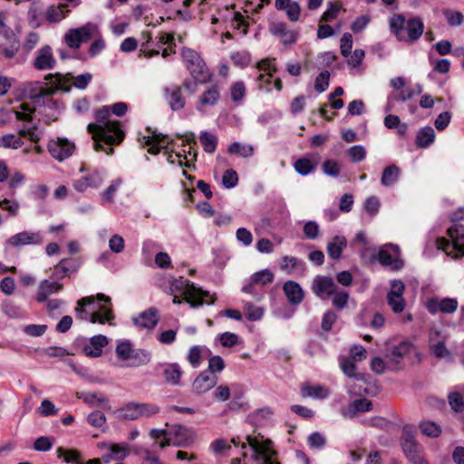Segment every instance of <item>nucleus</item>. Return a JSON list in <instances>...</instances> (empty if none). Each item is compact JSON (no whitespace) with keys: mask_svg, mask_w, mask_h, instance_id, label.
I'll return each instance as SVG.
<instances>
[{"mask_svg":"<svg viewBox=\"0 0 464 464\" xmlns=\"http://www.w3.org/2000/svg\"><path fill=\"white\" fill-rule=\"evenodd\" d=\"M110 106H102L95 112L96 122L89 123L88 132L92 134L93 148L96 151H105L107 155L114 152L113 145H119L125 138L120 121L111 120Z\"/></svg>","mask_w":464,"mask_h":464,"instance_id":"nucleus-1","label":"nucleus"},{"mask_svg":"<svg viewBox=\"0 0 464 464\" xmlns=\"http://www.w3.org/2000/svg\"><path fill=\"white\" fill-rule=\"evenodd\" d=\"M462 219H464V208H460L450 216V220L454 223L447 230L450 239L446 237L437 239L438 248L456 259L464 256V226L458 224Z\"/></svg>","mask_w":464,"mask_h":464,"instance_id":"nucleus-2","label":"nucleus"},{"mask_svg":"<svg viewBox=\"0 0 464 464\" xmlns=\"http://www.w3.org/2000/svg\"><path fill=\"white\" fill-rule=\"evenodd\" d=\"M415 428L405 425L402 428L400 444L407 459L412 464H428L420 454L421 446L415 438Z\"/></svg>","mask_w":464,"mask_h":464,"instance_id":"nucleus-3","label":"nucleus"},{"mask_svg":"<svg viewBox=\"0 0 464 464\" xmlns=\"http://www.w3.org/2000/svg\"><path fill=\"white\" fill-rule=\"evenodd\" d=\"M181 57L193 79L199 81V82H208L210 81L211 73L199 53L193 49L183 47Z\"/></svg>","mask_w":464,"mask_h":464,"instance_id":"nucleus-4","label":"nucleus"},{"mask_svg":"<svg viewBox=\"0 0 464 464\" xmlns=\"http://www.w3.org/2000/svg\"><path fill=\"white\" fill-rule=\"evenodd\" d=\"M123 420H134L141 417L149 418L157 414L160 408L152 403L129 402L118 411Z\"/></svg>","mask_w":464,"mask_h":464,"instance_id":"nucleus-5","label":"nucleus"},{"mask_svg":"<svg viewBox=\"0 0 464 464\" xmlns=\"http://www.w3.org/2000/svg\"><path fill=\"white\" fill-rule=\"evenodd\" d=\"M246 440L249 447L253 450L256 460L261 459L262 464H280L277 460L274 459L277 452L272 448V441L270 440L260 441L256 437L247 435Z\"/></svg>","mask_w":464,"mask_h":464,"instance_id":"nucleus-6","label":"nucleus"},{"mask_svg":"<svg viewBox=\"0 0 464 464\" xmlns=\"http://www.w3.org/2000/svg\"><path fill=\"white\" fill-rule=\"evenodd\" d=\"M185 284V289L183 291L185 301L190 304L192 308H197L204 304V298L209 297L210 294L208 291H204L203 289L197 287L193 283L186 280L178 281L175 280L171 285L172 287H181Z\"/></svg>","mask_w":464,"mask_h":464,"instance_id":"nucleus-7","label":"nucleus"},{"mask_svg":"<svg viewBox=\"0 0 464 464\" xmlns=\"http://www.w3.org/2000/svg\"><path fill=\"white\" fill-rule=\"evenodd\" d=\"M338 286L330 276H316L312 283L313 293L321 299H326L335 293Z\"/></svg>","mask_w":464,"mask_h":464,"instance_id":"nucleus-8","label":"nucleus"},{"mask_svg":"<svg viewBox=\"0 0 464 464\" xmlns=\"http://www.w3.org/2000/svg\"><path fill=\"white\" fill-rule=\"evenodd\" d=\"M74 143L65 138H59L57 140H50L47 149L50 154L58 160H63L70 157L74 150Z\"/></svg>","mask_w":464,"mask_h":464,"instance_id":"nucleus-9","label":"nucleus"},{"mask_svg":"<svg viewBox=\"0 0 464 464\" xmlns=\"http://www.w3.org/2000/svg\"><path fill=\"white\" fill-rule=\"evenodd\" d=\"M81 265L82 262L79 258H63L56 266H54L52 278L54 280H59L66 276H70L72 274L78 271Z\"/></svg>","mask_w":464,"mask_h":464,"instance_id":"nucleus-10","label":"nucleus"},{"mask_svg":"<svg viewBox=\"0 0 464 464\" xmlns=\"http://www.w3.org/2000/svg\"><path fill=\"white\" fill-rule=\"evenodd\" d=\"M168 435H172L175 440L172 442L173 446L176 447H188L194 440V431L192 429L183 425H173L168 430Z\"/></svg>","mask_w":464,"mask_h":464,"instance_id":"nucleus-11","label":"nucleus"},{"mask_svg":"<svg viewBox=\"0 0 464 464\" xmlns=\"http://www.w3.org/2000/svg\"><path fill=\"white\" fill-rule=\"evenodd\" d=\"M218 382V377L209 374L208 372H201L192 383V392L196 395H202L213 389Z\"/></svg>","mask_w":464,"mask_h":464,"instance_id":"nucleus-12","label":"nucleus"},{"mask_svg":"<svg viewBox=\"0 0 464 464\" xmlns=\"http://www.w3.org/2000/svg\"><path fill=\"white\" fill-rule=\"evenodd\" d=\"M34 67L37 70H52L56 64L50 45H44L36 52V56L33 62Z\"/></svg>","mask_w":464,"mask_h":464,"instance_id":"nucleus-13","label":"nucleus"},{"mask_svg":"<svg viewBox=\"0 0 464 464\" xmlns=\"http://www.w3.org/2000/svg\"><path fill=\"white\" fill-rule=\"evenodd\" d=\"M411 352H415L416 355L420 356V354L416 352L414 344L411 341L405 340L396 345H392L390 349V352L386 353L385 356L392 363L400 364L401 359Z\"/></svg>","mask_w":464,"mask_h":464,"instance_id":"nucleus-14","label":"nucleus"},{"mask_svg":"<svg viewBox=\"0 0 464 464\" xmlns=\"http://www.w3.org/2000/svg\"><path fill=\"white\" fill-rule=\"evenodd\" d=\"M6 243L14 247L24 245H40L43 243V237L39 232L23 231L9 237Z\"/></svg>","mask_w":464,"mask_h":464,"instance_id":"nucleus-15","label":"nucleus"},{"mask_svg":"<svg viewBox=\"0 0 464 464\" xmlns=\"http://www.w3.org/2000/svg\"><path fill=\"white\" fill-rule=\"evenodd\" d=\"M132 321L136 326L153 329L160 321L159 310L156 307H150L140 313L139 317H134Z\"/></svg>","mask_w":464,"mask_h":464,"instance_id":"nucleus-16","label":"nucleus"},{"mask_svg":"<svg viewBox=\"0 0 464 464\" xmlns=\"http://www.w3.org/2000/svg\"><path fill=\"white\" fill-rule=\"evenodd\" d=\"M5 33L6 44H1V53L6 59H12L20 49V40L14 31H11L10 34L9 31H5Z\"/></svg>","mask_w":464,"mask_h":464,"instance_id":"nucleus-17","label":"nucleus"},{"mask_svg":"<svg viewBox=\"0 0 464 464\" xmlns=\"http://www.w3.org/2000/svg\"><path fill=\"white\" fill-rule=\"evenodd\" d=\"M164 93L172 111H179L185 107L186 101L179 86L167 87Z\"/></svg>","mask_w":464,"mask_h":464,"instance_id":"nucleus-18","label":"nucleus"},{"mask_svg":"<svg viewBox=\"0 0 464 464\" xmlns=\"http://www.w3.org/2000/svg\"><path fill=\"white\" fill-rule=\"evenodd\" d=\"M45 84V82L40 81L26 83L24 89V96L31 100L34 104L44 106L43 86Z\"/></svg>","mask_w":464,"mask_h":464,"instance_id":"nucleus-19","label":"nucleus"},{"mask_svg":"<svg viewBox=\"0 0 464 464\" xmlns=\"http://www.w3.org/2000/svg\"><path fill=\"white\" fill-rule=\"evenodd\" d=\"M63 288V285L58 282H50L47 279H44L40 282L38 286L36 300L39 303H44L47 301V298L52 294L57 293Z\"/></svg>","mask_w":464,"mask_h":464,"instance_id":"nucleus-20","label":"nucleus"},{"mask_svg":"<svg viewBox=\"0 0 464 464\" xmlns=\"http://www.w3.org/2000/svg\"><path fill=\"white\" fill-rule=\"evenodd\" d=\"M283 288L290 304L296 305L304 300V292L298 283L292 280L286 281Z\"/></svg>","mask_w":464,"mask_h":464,"instance_id":"nucleus-21","label":"nucleus"},{"mask_svg":"<svg viewBox=\"0 0 464 464\" xmlns=\"http://www.w3.org/2000/svg\"><path fill=\"white\" fill-rule=\"evenodd\" d=\"M107 343L108 339L105 335H94L90 339V344L84 345L83 352L89 357H99L102 355V348Z\"/></svg>","mask_w":464,"mask_h":464,"instance_id":"nucleus-22","label":"nucleus"},{"mask_svg":"<svg viewBox=\"0 0 464 464\" xmlns=\"http://www.w3.org/2000/svg\"><path fill=\"white\" fill-rule=\"evenodd\" d=\"M374 257L382 266H390L392 270L398 271L404 266V262L400 257H392L391 253L386 249H380Z\"/></svg>","mask_w":464,"mask_h":464,"instance_id":"nucleus-23","label":"nucleus"},{"mask_svg":"<svg viewBox=\"0 0 464 464\" xmlns=\"http://www.w3.org/2000/svg\"><path fill=\"white\" fill-rule=\"evenodd\" d=\"M347 246V240L343 236H335L327 244L326 250L330 258L337 260L341 257L343 249Z\"/></svg>","mask_w":464,"mask_h":464,"instance_id":"nucleus-24","label":"nucleus"},{"mask_svg":"<svg viewBox=\"0 0 464 464\" xmlns=\"http://www.w3.org/2000/svg\"><path fill=\"white\" fill-rule=\"evenodd\" d=\"M435 140V131L430 126L420 128L417 132L415 144L417 148L425 149L430 147Z\"/></svg>","mask_w":464,"mask_h":464,"instance_id":"nucleus-25","label":"nucleus"},{"mask_svg":"<svg viewBox=\"0 0 464 464\" xmlns=\"http://www.w3.org/2000/svg\"><path fill=\"white\" fill-rule=\"evenodd\" d=\"M92 31H70L64 35L66 44L72 49H78L82 42L87 41Z\"/></svg>","mask_w":464,"mask_h":464,"instance_id":"nucleus-26","label":"nucleus"},{"mask_svg":"<svg viewBox=\"0 0 464 464\" xmlns=\"http://www.w3.org/2000/svg\"><path fill=\"white\" fill-rule=\"evenodd\" d=\"M182 371L178 363L167 364L163 370V376L167 383L171 385H179Z\"/></svg>","mask_w":464,"mask_h":464,"instance_id":"nucleus-27","label":"nucleus"},{"mask_svg":"<svg viewBox=\"0 0 464 464\" xmlns=\"http://www.w3.org/2000/svg\"><path fill=\"white\" fill-rule=\"evenodd\" d=\"M102 179L98 174H92L90 176L82 177L73 183V188L79 191L83 192L89 187L97 188L101 185Z\"/></svg>","mask_w":464,"mask_h":464,"instance_id":"nucleus-28","label":"nucleus"},{"mask_svg":"<svg viewBox=\"0 0 464 464\" xmlns=\"http://www.w3.org/2000/svg\"><path fill=\"white\" fill-rule=\"evenodd\" d=\"M400 174L399 167L394 164L390 165L383 169L381 183L385 187H390L398 181Z\"/></svg>","mask_w":464,"mask_h":464,"instance_id":"nucleus-29","label":"nucleus"},{"mask_svg":"<svg viewBox=\"0 0 464 464\" xmlns=\"http://www.w3.org/2000/svg\"><path fill=\"white\" fill-rule=\"evenodd\" d=\"M372 409V403L370 400L366 398L356 399L349 406L348 409V416L353 418L358 413L367 412Z\"/></svg>","mask_w":464,"mask_h":464,"instance_id":"nucleus-30","label":"nucleus"},{"mask_svg":"<svg viewBox=\"0 0 464 464\" xmlns=\"http://www.w3.org/2000/svg\"><path fill=\"white\" fill-rule=\"evenodd\" d=\"M69 12L67 5H51L45 12L46 20L50 23H57L65 17V13Z\"/></svg>","mask_w":464,"mask_h":464,"instance_id":"nucleus-31","label":"nucleus"},{"mask_svg":"<svg viewBox=\"0 0 464 464\" xmlns=\"http://www.w3.org/2000/svg\"><path fill=\"white\" fill-rule=\"evenodd\" d=\"M219 99V91L216 85H213L203 92V94L199 97L198 103L199 105L203 106H214L218 103Z\"/></svg>","mask_w":464,"mask_h":464,"instance_id":"nucleus-32","label":"nucleus"},{"mask_svg":"<svg viewBox=\"0 0 464 464\" xmlns=\"http://www.w3.org/2000/svg\"><path fill=\"white\" fill-rule=\"evenodd\" d=\"M76 397L82 400L86 404L93 407L95 405L108 404L109 400L105 396H98L97 392H76Z\"/></svg>","mask_w":464,"mask_h":464,"instance_id":"nucleus-33","label":"nucleus"},{"mask_svg":"<svg viewBox=\"0 0 464 464\" xmlns=\"http://www.w3.org/2000/svg\"><path fill=\"white\" fill-rule=\"evenodd\" d=\"M146 8H144L143 6L141 5H137L133 10H132V13H131V18H133L134 20L136 21H139L140 20L141 18H143L144 20V25L145 26H157L159 24H160V21H163V17L160 16L158 18H156V23L153 22V17H149L148 14H145L146 13Z\"/></svg>","mask_w":464,"mask_h":464,"instance_id":"nucleus-34","label":"nucleus"},{"mask_svg":"<svg viewBox=\"0 0 464 464\" xmlns=\"http://www.w3.org/2000/svg\"><path fill=\"white\" fill-rule=\"evenodd\" d=\"M150 358L151 355L150 352L142 349H134L128 361H130V366L138 367L149 363Z\"/></svg>","mask_w":464,"mask_h":464,"instance_id":"nucleus-35","label":"nucleus"},{"mask_svg":"<svg viewBox=\"0 0 464 464\" xmlns=\"http://www.w3.org/2000/svg\"><path fill=\"white\" fill-rule=\"evenodd\" d=\"M419 428L422 434L430 438H438L442 433L441 427L434 421L423 420L419 424Z\"/></svg>","mask_w":464,"mask_h":464,"instance_id":"nucleus-36","label":"nucleus"},{"mask_svg":"<svg viewBox=\"0 0 464 464\" xmlns=\"http://www.w3.org/2000/svg\"><path fill=\"white\" fill-rule=\"evenodd\" d=\"M301 393L304 397H312L314 399H324L328 395L327 390L323 386H312L309 384L302 387Z\"/></svg>","mask_w":464,"mask_h":464,"instance_id":"nucleus-37","label":"nucleus"},{"mask_svg":"<svg viewBox=\"0 0 464 464\" xmlns=\"http://www.w3.org/2000/svg\"><path fill=\"white\" fill-rule=\"evenodd\" d=\"M294 168L298 174L306 176L314 171L316 166L312 162L310 159L301 158L295 160L294 163Z\"/></svg>","mask_w":464,"mask_h":464,"instance_id":"nucleus-38","label":"nucleus"},{"mask_svg":"<svg viewBox=\"0 0 464 464\" xmlns=\"http://www.w3.org/2000/svg\"><path fill=\"white\" fill-rule=\"evenodd\" d=\"M199 140L204 150L208 153H213L217 149V137L208 131L201 132Z\"/></svg>","mask_w":464,"mask_h":464,"instance_id":"nucleus-39","label":"nucleus"},{"mask_svg":"<svg viewBox=\"0 0 464 464\" xmlns=\"http://www.w3.org/2000/svg\"><path fill=\"white\" fill-rule=\"evenodd\" d=\"M400 42H406L412 44L416 42L423 34L424 31H392Z\"/></svg>","mask_w":464,"mask_h":464,"instance_id":"nucleus-40","label":"nucleus"},{"mask_svg":"<svg viewBox=\"0 0 464 464\" xmlns=\"http://www.w3.org/2000/svg\"><path fill=\"white\" fill-rule=\"evenodd\" d=\"M57 456H58V458L63 457V460L66 463L76 462L77 464H83V463H79V461L81 459V454L76 450H64L63 448L60 447L57 449Z\"/></svg>","mask_w":464,"mask_h":464,"instance_id":"nucleus-41","label":"nucleus"},{"mask_svg":"<svg viewBox=\"0 0 464 464\" xmlns=\"http://www.w3.org/2000/svg\"><path fill=\"white\" fill-rule=\"evenodd\" d=\"M231 154H238L244 158H247L253 155L254 149L250 145H242L239 142H233L227 149Z\"/></svg>","mask_w":464,"mask_h":464,"instance_id":"nucleus-42","label":"nucleus"},{"mask_svg":"<svg viewBox=\"0 0 464 464\" xmlns=\"http://www.w3.org/2000/svg\"><path fill=\"white\" fill-rule=\"evenodd\" d=\"M341 368L346 376L354 378L357 381L362 380V375L356 372L357 367L355 363L349 359L342 360Z\"/></svg>","mask_w":464,"mask_h":464,"instance_id":"nucleus-43","label":"nucleus"},{"mask_svg":"<svg viewBox=\"0 0 464 464\" xmlns=\"http://www.w3.org/2000/svg\"><path fill=\"white\" fill-rule=\"evenodd\" d=\"M225 369V362L221 356L214 355L208 360V367L204 372H208L209 374H215L221 372Z\"/></svg>","mask_w":464,"mask_h":464,"instance_id":"nucleus-44","label":"nucleus"},{"mask_svg":"<svg viewBox=\"0 0 464 464\" xmlns=\"http://www.w3.org/2000/svg\"><path fill=\"white\" fill-rule=\"evenodd\" d=\"M274 35L285 46L293 44L296 42V31H273Z\"/></svg>","mask_w":464,"mask_h":464,"instance_id":"nucleus-45","label":"nucleus"},{"mask_svg":"<svg viewBox=\"0 0 464 464\" xmlns=\"http://www.w3.org/2000/svg\"><path fill=\"white\" fill-rule=\"evenodd\" d=\"M449 403L455 412L464 411V399L459 392H452L448 395Z\"/></svg>","mask_w":464,"mask_h":464,"instance_id":"nucleus-46","label":"nucleus"},{"mask_svg":"<svg viewBox=\"0 0 464 464\" xmlns=\"http://www.w3.org/2000/svg\"><path fill=\"white\" fill-rule=\"evenodd\" d=\"M24 141L20 138H16L14 134H6L0 138V147L19 149L23 146Z\"/></svg>","mask_w":464,"mask_h":464,"instance_id":"nucleus-47","label":"nucleus"},{"mask_svg":"<svg viewBox=\"0 0 464 464\" xmlns=\"http://www.w3.org/2000/svg\"><path fill=\"white\" fill-rule=\"evenodd\" d=\"M134 349L128 340L121 342L116 347V353L121 361H128Z\"/></svg>","mask_w":464,"mask_h":464,"instance_id":"nucleus-48","label":"nucleus"},{"mask_svg":"<svg viewBox=\"0 0 464 464\" xmlns=\"http://www.w3.org/2000/svg\"><path fill=\"white\" fill-rule=\"evenodd\" d=\"M157 38L160 39V42L162 44L169 45L167 48L163 49V51H162L163 57H166V56L169 55L170 53H175V50L173 49V46H172V45L175 46L174 36L172 34H166L164 32H160L159 36H157Z\"/></svg>","mask_w":464,"mask_h":464,"instance_id":"nucleus-49","label":"nucleus"},{"mask_svg":"<svg viewBox=\"0 0 464 464\" xmlns=\"http://www.w3.org/2000/svg\"><path fill=\"white\" fill-rule=\"evenodd\" d=\"M109 450L115 457V459L122 460L124 459L130 453L128 444L121 443V444H111L109 446Z\"/></svg>","mask_w":464,"mask_h":464,"instance_id":"nucleus-50","label":"nucleus"},{"mask_svg":"<svg viewBox=\"0 0 464 464\" xmlns=\"http://www.w3.org/2000/svg\"><path fill=\"white\" fill-rule=\"evenodd\" d=\"M330 72L326 70L321 72L315 78L314 89L319 93L324 92L329 86Z\"/></svg>","mask_w":464,"mask_h":464,"instance_id":"nucleus-51","label":"nucleus"},{"mask_svg":"<svg viewBox=\"0 0 464 464\" xmlns=\"http://www.w3.org/2000/svg\"><path fill=\"white\" fill-rule=\"evenodd\" d=\"M231 99L235 102H239L246 95V87L243 82H236L230 87Z\"/></svg>","mask_w":464,"mask_h":464,"instance_id":"nucleus-52","label":"nucleus"},{"mask_svg":"<svg viewBox=\"0 0 464 464\" xmlns=\"http://www.w3.org/2000/svg\"><path fill=\"white\" fill-rule=\"evenodd\" d=\"M245 310L247 320L251 322L260 320L264 313L262 308L256 306L252 303H246L245 304Z\"/></svg>","mask_w":464,"mask_h":464,"instance_id":"nucleus-53","label":"nucleus"},{"mask_svg":"<svg viewBox=\"0 0 464 464\" xmlns=\"http://www.w3.org/2000/svg\"><path fill=\"white\" fill-rule=\"evenodd\" d=\"M348 156L353 163H358L365 159L366 150L362 145H354L348 150Z\"/></svg>","mask_w":464,"mask_h":464,"instance_id":"nucleus-54","label":"nucleus"},{"mask_svg":"<svg viewBox=\"0 0 464 464\" xmlns=\"http://www.w3.org/2000/svg\"><path fill=\"white\" fill-rule=\"evenodd\" d=\"M324 173L327 176L336 178L340 175V165L334 160H326L322 165Z\"/></svg>","mask_w":464,"mask_h":464,"instance_id":"nucleus-55","label":"nucleus"},{"mask_svg":"<svg viewBox=\"0 0 464 464\" xmlns=\"http://www.w3.org/2000/svg\"><path fill=\"white\" fill-rule=\"evenodd\" d=\"M251 277L256 284L266 285L273 282L274 274L269 269H264L255 273Z\"/></svg>","mask_w":464,"mask_h":464,"instance_id":"nucleus-56","label":"nucleus"},{"mask_svg":"<svg viewBox=\"0 0 464 464\" xmlns=\"http://www.w3.org/2000/svg\"><path fill=\"white\" fill-rule=\"evenodd\" d=\"M333 295L332 303L337 309H343L346 306L349 299L348 292L344 290H338L337 288Z\"/></svg>","mask_w":464,"mask_h":464,"instance_id":"nucleus-57","label":"nucleus"},{"mask_svg":"<svg viewBox=\"0 0 464 464\" xmlns=\"http://www.w3.org/2000/svg\"><path fill=\"white\" fill-rule=\"evenodd\" d=\"M238 183V176L237 173L230 169L225 171L222 177V185L226 188H232L236 187Z\"/></svg>","mask_w":464,"mask_h":464,"instance_id":"nucleus-58","label":"nucleus"},{"mask_svg":"<svg viewBox=\"0 0 464 464\" xmlns=\"http://www.w3.org/2000/svg\"><path fill=\"white\" fill-rule=\"evenodd\" d=\"M53 439L47 436H42L34 442V450L36 451H48L53 448Z\"/></svg>","mask_w":464,"mask_h":464,"instance_id":"nucleus-59","label":"nucleus"},{"mask_svg":"<svg viewBox=\"0 0 464 464\" xmlns=\"http://www.w3.org/2000/svg\"><path fill=\"white\" fill-rule=\"evenodd\" d=\"M337 317L338 316L334 311H333V310L326 311L322 318V323H321L322 329L325 332L331 331L333 324L337 320Z\"/></svg>","mask_w":464,"mask_h":464,"instance_id":"nucleus-60","label":"nucleus"},{"mask_svg":"<svg viewBox=\"0 0 464 464\" xmlns=\"http://www.w3.org/2000/svg\"><path fill=\"white\" fill-rule=\"evenodd\" d=\"M381 202L375 196L368 197L364 203V208L370 216H375L380 209Z\"/></svg>","mask_w":464,"mask_h":464,"instance_id":"nucleus-61","label":"nucleus"},{"mask_svg":"<svg viewBox=\"0 0 464 464\" xmlns=\"http://www.w3.org/2000/svg\"><path fill=\"white\" fill-rule=\"evenodd\" d=\"M230 58L237 66L246 67L250 63V54L247 52L233 53Z\"/></svg>","mask_w":464,"mask_h":464,"instance_id":"nucleus-62","label":"nucleus"},{"mask_svg":"<svg viewBox=\"0 0 464 464\" xmlns=\"http://www.w3.org/2000/svg\"><path fill=\"white\" fill-rule=\"evenodd\" d=\"M307 442L312 449H322L326 444V440L320 432L314 431L309 435Z\"/></svg>","mask_w":464,"mask_h":464,"instance_id":"nucleus-63","label":"nucleus"},{"mask_svg":"<svg viewBox=\"0 0 464 464\" xmlns=\"http://www.w3.org/2000/svg\"><path fill=\"white\" fill-rule=\"evenodd\" d=\"M135 453L142 456L141 464H161L160 459L157 456L152 455L147 449L136 450Z\"/></svg>","mask_w":464,"mask_h":464,"instance_id":"nucleus-64","label":"nucleus"}]
</instances>
